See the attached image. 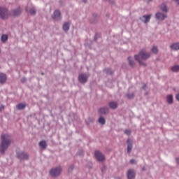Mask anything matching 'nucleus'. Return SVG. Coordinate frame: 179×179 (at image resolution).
Returning a JSON list of instances; mask_svg holds the SVG:
<instances>
[{"mask_svg": "<svg viewBox=\"0 0 179 179\" xmlns=\"http://www.w3.org/2000/svg\"><path fill=\"white\" fill-rule=\"evenodd\" d=\"M1 144L0 145V153H5V150H6L10 145L12 141L10 140V136L9 134H3L1 135Z\"/></svg>", "mask_w": 179, "mask_h": 179, "instance_id": "obj_1", "label": "nucleus"}, {"mask_svg": "<svg viewBox=\"0 0 179 179\" xmlns=\"http://www.w3.org/2000/svg\"><path fill=\"white\" fill-rule=\"evenodd\" d=\"M136 61H138L140 65H143L144 66L146 65L143 61H146L148 58L150 57V53L146 52L145 50H141L138 55H136L135 56Z\"/></svg>", "mask_w": 179, "mask_h": 179, "instance_id": "obj_2", "label": "nucleus"}, {"mask_svg": "<svg viewBox=\"0 0 179 179\" xmlns=\"http://www.w3.org/2000/svg\"><path fill=\"white\" fill-rule=\"evenodd\" d=\"M49 173L51 177H59V176H61V173H62V166H58L52 168Z\"/></svg>", "mask_w": 179, "mask_h": 179, "instance_id": "obj_3", "label": "nucleus"}, {"mask_svg": "<svg viewBox=\"0 0 179 179\" xmlns=\"http://www.w3.org/2000/svg\"><path fill=\"white\" fill-rule=\"evenodd\" d=\"M10 17V13L7 10L6 8L0 7V17L1 19H8Z\"/></svg>", "mask_w": 179, "mask_h": 179, "instance_id": "obj_4", "label": "nucleus"}, {"mask_svg": "<svg viewBox=\"0 0 179 179\" xmlns=\"http://www.w3.org/2000/svg\"><path fill=\"white\" fill-rule=\"evenodd\" d=\"M20 13H22V10H20V7H18L17 9H14L10 13V17H16V16L20 15Z\"/></svg>", "mask_w": 179, "mask_h": 179, "instance_id": "obj_5", "label": "nucleus"}, {"mask_svg": "<svg viewBox=\"0 0 179 179\" xmlns=\"http://www.w3.org/2000/svg\"><path fill=\"white\" fill-rule=\"evenodd\" d=\"M87 78H89L87 74L81 73L78 76V80L80 83H86L87 82Z\"/></svg>", "mask_w": 179, "mask_h": 179, "instance_id": "obj_6", "label": "nucleus"}, {"mask_svg": "<svg viewBox=\"0 0 179 179\" xmlns=\"http://www.w3.org/2000/svg\"><path fill=\"white\" fill-rule=\"evenodd\" d=\"M52 17L54 20H59L61 19V11L56 10Z\"/></svg>", "mask_w": 179, "mask_h": 179, "instance_id": "obj_7", "label": "nucleus"}, {"mask_svg": "<svg viewBox=\"0 0 179 179\" xmlns=\"http://www.w3.org/2000/svg\"><path fill=\"white\" fill-rule=\"evenodd\" d=\"M135 171L134 169H129L127 171V178L128 179H135Z\"/></svg>", "mask_w": 179, "mask_h": 179, "instance_id": "obj_8", "label": "nucleus"}, {"mask_svg": "<svg viewBox=\"0 0 179 179\" xmlns=\"http://www.w3.org/2000/svg\"><path fill=\"white\" fill-rule=\"evenodd\" d=\"M156 17L158 20H164L167 17V15L163 14L162 13H157Z\"/></svg>", "mask_w": 179, "mask_h": 179, "instance_id": "obj_9", "label": "nucleus"}, {"mask_svg": "<svg viewBox=\"0 0 179 179\" xmlns=\"http://www.w3.org/2000/svg\"><path fill=\"white\" fill-rule=\"evenodd\" d=\"M151 17H152V15H143L140 19L144 23H148L150 20Z\"/></svg>", "mask_w": 179, "mask_h": 179, "instance_id": "obj_10", "label": "nucleus"}, {"mask_svg": "<svg viewBox=\"0 0 179 179\" xmlns=\"http://www.w3.org/2000/svg\"><path fill=\"white\" fill-rule=\"evenodd\" d=\"M131 150H132V140L128 139L127 140V152L130 153Z\"/></svg>", "mask_w": 179, "mask_h": 179, "instance_id": "obj_11", "label": "nucleus"}, {"mask_svg": "<svg viewBox=\"0 0 179 179\" xmlns=\"http://www.w3.org/2000/svg\"><path fill=\"white\" fill-rule=\"evenodd\" d=\"M6 74L0 73V83H5L6 82Z\"/></svg>", "mask_w": 179, "mask_h": 179, "instance_id": "obj_12", "label": "nucleus"}, {"mask_svg": "<svg viewBox=\"0 0 179 179\" xmlns=\"http://www.w3.org/2000/svg\"><path fill=\"white\" fill-rule=\"evenodd\" d=\"M109 107L113 110H115V108L118 107V103H117L116 101H111L109 103Z\"/></svg>", "mask_w": 179, "mask_h": 179, "instance_id": "obj_13", "label": "nucleus"}, {"mask_svg": "<svg viewBox=\"0 0 179 179\" xmlns=\"http://www.w3.org/2000/svg\"><path fill=\"white\" fill-rule=\"evenodd\" d=\"M17 156L18 157H29V155L27 154V152L22 151L17 152Z\"/></svg>", "mask_w": 179, "mask_h": 179, "instance_id": "obj_14", "label": "nucleus"}, {"mask_svg": "<svg viewBox=\"0 0 179 179\" xmlns=\"http://www.w3.org/2000/svg\"><path fill=\"white\" fill-rule=\"evenodd\" d=\"M171 50H174V51H177L179 50V43H175L171 45Z\"/></svg>", "mask_w": 179, "mask_h": 179, "instance_id": "obj_15", "label": "nucleus"}, {"mask_svg": "<svg viewBox=\"0 0 179 179\" xmlns=\"http://www.w3.org/2000/svg\"><path fill=\"white\" fill-rule=\"evenodd\" d=\"M39 146L42 149H47V141H42L39 143Z\"/></svg>", "mask_w": 179, "mask_h": 179, "instance_id": "obj_16", "label": "nucleus"}, {"mask_svg": "<svg viewBox=\"0 0 179 179\" xmlns=\"http://www.w3.org/2000/svg\"><path fill=\"white\" fill-rule=\"evenodd\" d=\"M166 101L168 104H173V96L171 94H169L166 96Z\"/></svg>", "mask_w": 179, "mask_h": 179, "instance_id": "obj_17", "label": "nucleus"}, {"mask_svg": "<svg viewBox=\"0 0 179 179\" xmlns=\"http://www.w3.org/2000/svg\"><path fill=\"white\" fill-rule=\"evenodd\" d=\"M69 27H70V24L69 22H65L64 24H63V30L64 31H68V30H69Z\"/></svg>", "mask_w": 179, "mask_h": 179, "instance_id": "obj_18", "label": "nucleus"}, {"mask_svg": "<svg viewBox=\"0 0 179 179\" xmlns=\"http://www.w3.org/2000/svg\"><path fill=\"white\" fill-rule=\"evenodd\" d=\"M100 114H106V113H108V108H101L99 110Z\"/></svg>", "mask_w": 179, "mask_h": 179, "instance_id": "obj_19", "label": "nucleus"}, {"mask_svg": "<svg viewBox=\"0 0 179 179\" xmlns=\"http://www.w3.org/2000/svg\"><path fill=\"white\" fill-rule=\"evenodd\" d=\"M94 156L96 157H103V153L100 150H96L94 152Z\"/></svg>", "mask_w": 179, "mask_h": 179, "instance_id": "obj_20", "label": "nucleus"}, {"mask_svg": "<svg viewBox=\"0 0 179 179\" xmlns=\"http://www.w3.org/2000/svg\"><path fill=\"white\" fill-rule=\"evenodd\" d=\"M17 110H23L26 108V104L24 103H19L16 106Z\"/></svg>", "mask_w": 179, "mask_h": 179, "instance_id": "obj_21", "label": "nucleus"}, {"mask_svg": "<svg viewBox=\"0 0 179 179\" xmlns=\"http://www.w3.org/2000/svg\"><path fill=\"white\" fill-rule=\"evenodd\" d=\"M128 61H129V64L130 66H135V62L132 60L131 57H128Z\"/></svg>", "mask_w": 179, "mask_h": 179, "instance_id": "obj_22", "label": "nucleus"}, {"mask_svg": "<svg viewBox=\"0 0 179 179\" xmlns=\"http://www.w3.org/2000/svg\"><path fill=\"white\" fill-rule=\"evenodd\" d=\"M160 8H161V10H163V12H168L169 10V9L167 8V6L164 3L162 4Z\"/></svg>", "mask_w": 179, "mask_h": 179, "instance_id": "obj_23", "label": "nucleus"}, {"mask_svg": "<svg viewBox=\"0 0 179 179\" xmlns=\"http://www.w3.org/2000/svg\"><path fill=\"white\" fill-rule=\"evenodd\" d=\"M27 12H29L31 15H34L36 13V9L34 8H31L29 10V8H26Z\"/></svg>", "mask_w": 179, "mask_h": 179, "instance_id": "obj_24", "label": "nucleus"}, {"mask_svg": "<svg viewBox=\"0 0 179 179\" xmlns=\"http://www.w3.org/2000/svg\"><path fill=\"white\" fill-rule=\"evenodd\" d=\"M75 169V165L71 164L70 165V167L68 169V173H71L72 171H73V169Z\"/></svg>", "mask_w": 179, "mask_h": 179, "instance_id": "obj_25", "label": "nucleus"}, {"mask_svg": "<svg viewBox=\"0 0 179 179\" xmlns=\"http://www.w3.org/2000/svg\"><path fill=\"white\" fill-rule=\"evenodd\" d=\"M99 124L104 125V124H106V119H104V117H100L99 119Z\"/></svg>", "mask_w": 179, "mask_h": 179, "instance_id": "obj_26", "label": "nucleus"}, {"mask_svg": "<svg viewBox=\"0 0 179 179\" xmlns=\"http://www.w3.org/2000/svg\"><path fill=\"white\" fill-rule=\"evenodd\" d=\"M172 71H173V72H178V71H179V66L178 65L173 66L172 67Z\"/></svg>", "mask_w": 179, "mask_h": 179, "instance_id": "obj_27", "label": "nucleus"}, {"mask_svg": "<svg viewBox=\"0 0 179 179\" xmlns=\"http://www.w3.org/2000/svg\"><path fill=\"white\" fill-rule=\"evenodd\" d=\"M6 40H8V35H2L1 36V41H3V43H5V41H6Z\"/></svg>", "mask_w": 179, "mask_h": 179, "instance_id": "obj_28", "label": "nucleus"}, {"mask_svg": "<svg viewBox=\"0 0 179 179\" xmlns=\"http://www.w3.org/2000/svg\"><path fill=\"white\" fill-rule=\"evenodd\" d=\"M159 50L157 49V47L156 46H154L152 48V52H154V54H157Z\"/></svg>", "mask_w": 179, "mask_h": 179, "instance_id": "obj_29", "label": "nucleus"}, {"mask_svg": "<svg viewBox=\"0 0 179 179\" xmlns=\"http://www.w3.org/2000/svg\"><path fill=\"white\" fill-rule=\"evenodd\" d=\"M97 162H104L106 160V157H96Z\"/></svg>", "mask_w": 179, "mask_h": 179, "instance_id": "obj_30", "label": "nucleus"}, {"mask_svg": "<svg viewBox=\"0 0 179 179\" xmlns=\"http://www.w3.org/2000/svg\"><path fill=\"white\" fill-rule=\"evenodd\" d=\"M130 164H136V160L134 159H131L130 160Z\"/></svg>", "mask_w": 179, "mask_h": 179, "instance_id": "obj_31", "label": "nucleus"}, {"mask_svg": "<svg viewBox=\"0 0 179 179\" xmlns=\"http://www.w3.org/2000/svg\"><path fill=\"white\" fill-rule=\"evenodd\" d=\"M101 171L103 173H106V170H107V168L106 166H102Z\"/></svg>", "mask_w": 179, "mask_h": 179, "instance_id": "obj_32", "label": "nucleus"}, {"mask_svg": "<svg viewBox=\"0 0 179 179\" xmlns=\"http://www.w3.org/2000/svg\"><path fill=\"white\" fill-rule=\"evenodd\" d=\"M124 134H126V135H131V130H125Z\"/></svg>", "mask_w": 179, "mask_h": 179, "instance_id": "obj_33", "label": "nucleus"}, {"mask_svg": "<svg viewBox=\"0 0 179 179\" xmlns=\"http://www.w3.org/2000/svg\"><path fill=\"white\" fill-rule=\"evenodd\" d=\"M86 167H87V169H93V166H92V164H88L86 166Z\"/></svg>", "mask_w": 179, "mask_h": 179, "instance_id": "obj_34", "label": "nucleus"}, {"mask_svg": "<svg viewBox=\"0 0 179 179\" xmlns=\"http://www.w3.org/2000/svg\"><path fill=\"white\" fill-rule=\"evenodd\" d=\"M134 94H127V97L128 99H134Z\"/></svg>", "mask_w": 179, "mask_h": 179, "instance_id": "obj_35", "label": "nucleus"}, {"mask_svg": "<svg viewBox=\"0 0 179 179\" xmlns=\"http://www.w3.org/2000/svg\"><path fill=\"white\" fill-rule=\"evenodd\" d=\"M176 99L178 101H179V93L178 94H176Z\"/></svg>", "mask_w": 179, "mask_h": 179, "instance_id": "obj_36", "label": "nucleus"}, {"mask_svg": "<svg viewBox=\"0 0 179 179\" xmlns=\"http://www.w3.org/2000/svg\"><path fill=\"white\" fill-rule=\"evenodd\" d=\"M174 2H176V3H177L178 5H179V0H173Z\"/></svg>", "mask_w": 179, "mask_h": 179, "instance_id": "obj_37", "label": "nucleus"}, {"mask_svg": "<svg viewBox=\"0 0 179 179\" xmlns=\"http://www.w3.org/2000/svg\"><path fill=\"white\" fill-rule=\"evenodd\" d=\"M21 82H22V83H24V82H26V79H25V78H22V79L21 80Z\"/></svg>", "mask_w": 179, "mask_h": 179, "instance_id": "obj_38", "label": "nucleus"}, {"mask_svg": "<svg viewBox=\"0 0 179 179\" xmlns=\"http://www.w3.org/2000/svg\"><path fill=\"white\" fill-rule=\"evenodd\" d=\"M176 163L177 164H179V157L176 158Z\"/></svg>", "mask_w": 179, "mask_h": 179, "instance_id": "obj_39", "label": "nucleus"}, {"mask_svg": "<svg viewBox=\"0 0 179 179\" xmlns=\"http://www.w3.org/2000/svg\"><path fill=\"white\" fill-rule=\"evenodd\" d=\"M143 90L146 89V85H143Z\"/></svg>", "mask_w": 179, "mask_h": 179, "instance_id": "obj_40", "label": "nucleus"}, {"mask_svg": "<svg viewBox=\"0 0 179 179\" xmlns=\"http://www.w3.org/2000/svg\"><path fill=\"white\" fill-rule=\"evenodd\" d=\"M22 160H24V159H25V160H27L28 158H27V157H25V158H22Z\"/></svg>", "mask_w": 179, "mask_h": 179, "instance_id": "obj_41", "label": "nucleus"}, {"mask_svg": "<svg viewBox=\"0 0 179 179\" xmlns=\"http://www.w3.org/2000/svg\"><path fill=\"white\" fill-rule=\"evenodd\" d=\"M83 1L86 3V2H87V0H83Z\"/></svg>", "mask_w": 179, "mask_h": 179, "instance_id": "obj_42", "label": "nucleus"}, {"mask_svg": "<svg viewBox=\"0 0 179 179\" xmlns=\"http://www.w3.org/2000/svg\"><path fill=\"white\" fill-rule=\"evenodd\" d=\"M3 107H0V111H2V110H3Z\"/></svg>", "mask_w": 179, "mask_h": 179, "instance_id": "obj_43", "label": "nucleus"}, {"mask_svg": "<svg viewBox=\"0 0 179 179\" xmlns=\"http://www.w3.org/2000/svg\"><path fill=\"white\" fill-rule=\"evenodd\" d=\"M146 2H150L152 0H145Z\"/></svg>", "mask_w": 179, "mask_h": 179, "instance_id": "obj_44", "label": "nucleus"}, {"mask_svg": "<svg viewBox=\"0 0 179 179\" xmlns=\"http://www.w3.org/2000/svg\"><path fill=\"white\" fill-rule=\"evenodd\" d=\"M106 72H108L109 69H106Z\"/></svg>", "mask_w": 179, "mask_h": 179, "instance_id": "obj_45", "label": "nucleus"}]
</instances>
